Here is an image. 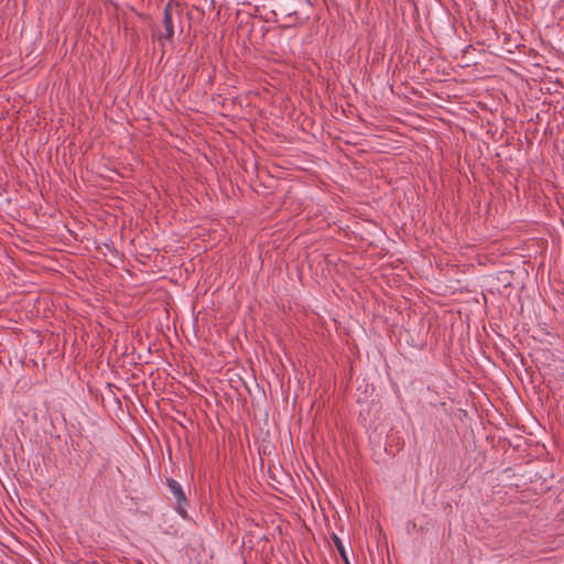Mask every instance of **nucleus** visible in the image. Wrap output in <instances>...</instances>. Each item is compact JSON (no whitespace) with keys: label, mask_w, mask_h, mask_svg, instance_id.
I'll return each mask as SVG.
<instances>
[{"label":"nucleus","mask_w":564,"mask_h":564,"mask_svg":"<svg viewBox=\"0 0 564 564\" xmlns=\"http://www.w3.org/2000/svg\"><path fill=\"white\" fill-rule=\"evenodd\" d=\"M166 485L170 489V491L172 492V495L174 496V499H175V511L183 518V519H187V507H188V501H187V498L183 491V488L181 486V484L173 479V478H167L166 479Z\"/></svg>","instance_id":"nucleus-1"},{"label":"nucleus","mask_w":564,"mask_h":564,"mask_svg":"<svg viewBox=\"0 0 564 564\" xmlns=\"http://www.w3.org/2000/svg\"><path fill=\"white\" fill-rule=\"evenodd\" d=\"M163 28L164 32H160L158 34V40L162 46H164L167 42H171L174 36V24L172 13L170 11V4H166L164 8Z\"/></svg>","instance_id":"nucleus-2"},{"label":"nucleus","mask_w":564,"mask_h":564,"mask_svg":"<svg viewBox=\"0 0 564 564\" xmlns=\"http://www.w3.org/2000/svg\"><path fill=\"white\" fill-rule=\"evenodd\" d=\"M332 539H333V542H334L338 553L340 554L341 558L345 561L346 564H349L347 550H346L341 539L339 536H337L336 534H334Z\"/></svg>","instance_id":"nucleus-3"}]
</instances>
